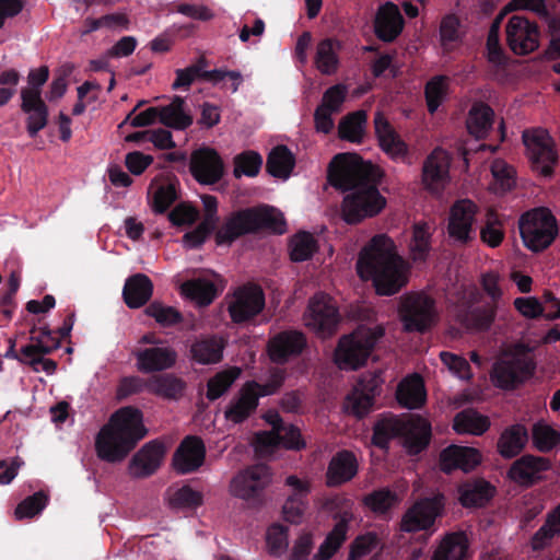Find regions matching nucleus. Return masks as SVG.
I'll use <instances>...</instances> for the list:
<instances>
[{
  "instance_id": "obj_47",
  "label": "nucleus",
  "mask_w": 560,
  "mask_h": 560,
  "mask_svg": "<svg viewBox=\"0 0 560 560\" xmlns=\"http://www.w3.org/2000/svg\"><path fill=\"white\" fill-rule=\"evenodd\" d=\"M185 382L172 374L158 375L148 382V389L167 399H178L185 390Z\"/></svg>"
},
{
  "instance_id": "obj_10",
  "label": "nucleus",
  "mask_w": 560,
  "mask_h": 560,
  "mask_svg": "<svg viewBox=\"0 0 560 560\" xmlns=\"http://www.w3.org/2000/svg\"><path fill=\"white\" fill-rule=\"evenodd\" d=\"M522 140L533 167L546 177L551 176L558 154L548 131L542 128L526 129L523 131Z\"/></svg>"
},
{
  "instance_id": "obj_42",
  "label": "nucleus",
  "mask_w": 560,
  "mask_h": 560,
  "mask_svg": "<svg viewBox=\"0 0 560 560\" xmlns=\"http://www.w3.org/2000/svg\"><path fill=\"white\" fill-rule=\"evenodd\" d=\"M404 428V419L395 416L377 420L373 425L372 444L381 450H387L393 439L400 438Z\"/></svg>"
},
{
  "instance_id": "obj_9",
  "label": "nucleus",
  "mask_w": 560,
  "mask_h": 560,
  "mask_svg": "<svg viewBox=\"0 0 560 560\" xmlns=\"http://www.w3.org/2000/svg\"><path fill=\"white\" fill-rule=\"evenodd\" d=\"M445 509V497L438 492L420 498L402 514L399 529L404 533H418L431 529Z\"/></svg>"
},
{
  "instance_id": "obj_24",
  "label": "nucleus",
  "mask_w": 560,
  "mask_h": 560,
  "mask_svg": "<svg viewBox=\"0 0 560 560\" xmlns=\"http://www.w3.org/2000/svg\"><path fill=\"white\" fill-rule=\"evenodd\" d=\"M374 128L382 150L394 161L405 162L409 155V148L380 112L375 114Z\"/></svg>"
},
{
  "instance_id": "obj_25",
  "label": "nucleus",
  "mask_w": 560,
  "mask_h": 560,
  "mask_svg": "<svg viewBox=\"0 0 560 560\" xmlns=\"http://www.w3.org/2000/svg\"><path fill=\"white\" fill-rule=\"evenodd\" d=\"M405 428L401 430L402 445L411 456L419 455L429 446L432 436L431 423L420 417L404 420Z\"/></svg>"
},
{
  "instance_id": "obj_13",
  "label": "nucleus",
  "mask_w": 560,
  "mask_h": 560,
  "mask_svg": "<svg viewBox=\"0 0 560 560\" xmlns=\"http://www.w3.org/2000/svg\"><path fill=\"white\" fill-rule=\"evenodd\" d=\"M305 325L322 337L331 336L340 322L338 307L325 293H316L308 302Z\"/></svg>"
},
{
  "instance_id": "obj_44",
  "label": "nucleus",
  "mask_w": 560,
  "mask_h": 560,
  "mask_svg": "<svg viewBox=\"0 0 560 560\" xmlns=\"http://www.w3.org/2000/svg\"><path fill=\"white\" fill-rule=\"evenodd\" d=\"M295 165V158L285 145H278L267 158V172L278 178H288Z\"/></svg>"
},
{
  "instance_id": "obj_38",
  "label": "nucleus",
  "mask_w": 560,
  "mask_h": 560,
  "mask_svg": "<svg viewBox=\"0 0 560 560\" xmlns=\"http://www.w3.org/2000/svg\"><path fill=\"white\" fill-rule=\"evenodd\" d=\"M342 44L337 38H324L316 46L314 63L317 70L325 75L335 74L339 67L338 52Z\"/></svg>"
},
{
  "instance_id": "obj_33",
  "label": "nucleus",
  "mask_w": 560,
  "mask_h": 560,
  "mask_svg": "<svg viewBox=\"0 0 560 560\" xmlns=\"http://www.w3.org/2000/svg\"><path fill=\"white\" fill-rule=\"evenodd\" d=\"M528 439V431L524 424L509 425L498 439L497 451L505 459L514 458L525 448Z\"/></svg>"
},
{
  "instance_id": "obj_50",
  "label": "nucleus",
  "mask_w": 560,
  "mask_h": 560,
  "mask_svg": "<svg viewBox=\"0 0 560 560\" xmlns=\"http://www.w3.org/2000/svg\"><path fill=\"white\" fill-rule=\"evenodd\" d=\"M464 28L458 16L447 14L440 23V42L444 50L454 49L463 39Z\"/></svg>"
},
{
  "instance_id": "obj_62",
  "label": "nucleus",
  "mask_w": 560,
  "mask_h": 560,
  "mask_svg": "<svg viewBox=\"0 0 560 560\" xmlns=\"http://www.w3.org/2000/svg\"><path fill=\"white\" fill-rule=\"evenodd\" d=\"M236 378V374L230 372H220L208 381L207 384V398L215 400L220 398L232 386Z\"/></svg>"
},
{
  "instance_id": "obj_23",
  "label": "nucleus",
  "mask_w": 560,
  "mask_h": 560,
  "mask_svg": "<svg viewBox=\"0 0 560 560\" xmlns=\"http://www.w3.org/2000/svg\"><path fill=\"white\" fill-rule=\"evenodd\" d=\"M206 445L197 435L186 436L173 456V465L180 474L196 471L205 462Z\"/></svg>"
},
{
  "instance_id": "obj_54",
  "label": "nucleus",
  "mask_w": 560,
  "mask_h": 560,
  "mask_svg": "<svg viewBox=\"0 0 560 560\" xmlns=\"http://www.w3.org/2000/svg\"><path fill=\"white\" fill-rule=\"evenodd\" d=\"M490 171L494 179L495 190L506 192L515 186V171L504 160L494 159L491 162Z\"/></svg>"
},
{
  "instance_id": "obj_37",
  "label": "nucleus",
  "mask_w": 560,
  "mask_h": 560,
  "mask_svg": "<svg viewBox=\"0 0 560 560\" xmlns=\"http://www.w3.org/2000/svg\"><path fill=\"white\" fill-rule=\"evenodd\" d=\"M469 540L464 532L446 534L433 552L432 560H466Z\"/></svg>"
},
{
  "instance_id": "obj_35",
  "label": "nucleus",
  "mask_w": 560,
  "mask_h": 560,
  "mask_svg": "<svg viewBox=\"0 0 560 560\" xmlns=\"http://www.w3.org/2000/svg\"><path fill=\"white\" fill-rule=\"evenodd\" d=\"M257 407V395L250 387L244 385L238 394L230 401L224 411V417L228 421L235 424L243 423L256 411Z\"/></svg>"
},
{
  "instance_id": "obj_52",
  "label": "nucleus",
  "mask_w": 560,
  "mask_h": 560,
  "mask_svg": "<svg viewBox=\"0 0 560 560\" xmlns=\"http://www.w3.org/2000/svg\"><path fill=\"white\" fill-rule=\"evenodd\" d=\"M317 250V242L308 232L296 233L290 242V258L292 261L301 262L308 260Z\"/></svg>"
},
{
  "instance_id": "obj_45",
  "label": "nucleus",
  "mask_w": 560,
  "mask_h": 560,
  "mask_svg": "<svg viewBox=\"0 0 560 560\" xmlns=\"http://www.w3.org/2000/svg\"><path fill=\"white\" fill-rule=\"evenodd\" d=\"M182 293L199 306H207L215 299L218 291L212 281L198 278L184 282Z\"/></svg>"
},
{
  "instance_id": "obj_18",
  "label": "nucleus",
  "mask_w": 560,
  "mask_h": 560,
  "mask_svg": "<svg viewBox=\"0 0 560 560\" xmlns=\"http://www.w3.org/2000/svg\"><path fill=\"white\" fill-rule=\"evenodd\" d=\"M189 171L202 185H213L224 175V164L219 153L212 148H200L190 155Z\"/></svg>"
},
{
  "instance_id": "obj_8",
  "label": "nucleus",
  "mask_w": 560,
  "mask_h": 560,
  "mask_svg": "<svg viewBox=\"0 0 560 560\" xmlns=\"http://www.w3.org/2000/svg\"><path fill=\"white\" fill-rule=\"evenodd\" d=\"M536 366L534 358L525 353L499 359L492 366L491 381L497 388L514 390L534 376Z\"/></svg>"
},
{
  "instance_id": "obj_41",
  "label": "nucleus",
  "mask_w": 560,
  "mask_h": 560,
  "mask_svg": "<svg viewBox=\"0 0 560 560\" xmlns=\"http://www.w3.org/2000/svg\"><path fill=\"white\" fill-rule=\"evenodd\" d=\"M489 428V418L472 408L459 411L453 420V429L459 434L482 435Z\"/></svg>"
},
{
  "instance_id": "obj_56",
  "label": "nucleus",
  "mask_w": 560,
  "mask_h": 560,
  "mask_svg": "<svg viewBox=\"0 0 560 560\" xmlns=\"http://www.w3.org/2000/svg\"><path fill=\"white\" fill-rule=\"evenodd\" d=\"M262 165V159L259 153L255 151H245L234 158L233 174L236 178L243 175L248 177L256 176Z\"/></svg>"
},
{
  "instance_id": "obj_43",
  "label": "nucleus",
  "mask_w": 560,
  "mask_h": 560,
  "mask_svg": "<svg viewBox=\"0 0 560 560\" xmlns=\"http://www.w3.org/2000/svg\"><path fill=\"white\" fill-rule=\"evenodd\" d=\"M493 109L486 103H476L469 110L467 129L476 138H485L493 124Z\"/></svg>"
},
{
  "instance_id": "obj_30",
  "label": "nucleus",
  "mask_w": 560,
  "mask_h": 560,
  "mask_svg": "<svg viewBox=\"0 0 560 560\" xmlns=\"http://www.w3.org/2000/svg\"><path fill=\"white\" fill-rule=\"evenodd\" d=\"M164 455V446L158 440L144 444L132 457L130 470L136 477H149L161 465Z\"/></svg>"
},
{
  "instance_id": "obj_29",
  "label": "nucleus",
  "mask_w": 560,
  "mask_h": 560,
  "mask_svg": "<svg viewBox=\"0 0 560 560\" xmlns=\"http://www.w3.org/2000/svg\"><path fill=\"white\" fill-rule=\"evenodd\" d=\"M458 501L466 508H485L494 497L495 487L483 478H472L458 486Z\"/></svg>"
},
{
  "instance_id": "obj_34",
  "label": "nucleus",
  "mask_w": 560,
  "mask_h": 560,
  "mask_svg": "<svg viewBox=\"0 0 560 560\" xmlns=\"http://www.w3.org/2000/svg\"><path fill=\"white\" fill-rule=\"evenodd\" d=\"M224 342L217 336L198 338L189 347V358L202 365L219 363L223 358Z\"/></svg>"
},
{
  "instance_id": "obj_2",
  "label": "nucleus",
  "mask_w": 560,
  "mask_h": 560,
  "mask_svg": "<svg viewBox=\"0 0 560 560\" xmlns=\"http://www.w3.org/2000/svg\"><path fill=\"white\" fill-rule=\"evenodd\" d=\"M360 278L371 280L378 295L396 294L408 282V268L394 241L377 234L361 249L357 260Z\"/></svg>"
},
{
  "instance_id": "obj_59",
  "label": "nucleus",
  "mask_w": 560,
  "mask_h": 560,
  "mask_svg": "<svg viewBox=\"0 0 560 560\" xmlns=\"http://www.w3.org/2000/svg\"><path fill=\"white\" fill-rule=\"evenodd\" d=\"M47 502L48 497L43 491L35 492L18 504L14 514L18 520L33 517L45 509Z\"/></svg>"
},
{
  "instance_id": "obj_16",
  "label": "nucleus",
  "mask_w": 560,
  "mask_h": 560,
  "mask_svg": "<svg viewBox=\"0 0 560 560\" xmlns=\"http://www.w3.org/2000/svg\"><path fill=\"white\" fill-rule=\"evenodd\" d=\"M509 48L518 56H525L539 46V30L535 22L523 15H512L505 26Z\"/></svg>"
},
{
  "instance_id": "obj_28",
  "label": "nucleus",
  "mask_w": 560,
  "mask_h": 560,
  "mask_svg": "<svg viewBox=\"0 0 560 560\" xmlns=\"http://www.w3.org/2000/svg\"><path fill=\"white\" fill-rule=\"evenodd\" d=\"M359 470L355 455L347 450L337 452L330 459L326 471V485L339 487L352 480Z\"/></svg>"
},
{
  "instance_id": "obj_64",
  "label": "nucleus",
  "mask_w": 560,
  "mask_h": 560,
  "mask_svg": "<svg viewBox=\"0 0 560 560\" xmlns=\"http://www.w3.org/2000/svg\"><path fill=\"white\" fill-rule=\"evenodd\" d=\"M440 359L459 378L470 380L472 377L470 364L465 358L452 352L442 351Z\"/></svg>"
},
{
  "instance_id": "obj_58",
  "label": "nucleus",
  "mask_w": 560,
  "mask_h": 560,
  "mask_svg": "<svg viewBox=\"0 0 560 560\" xmlns=\"http://www.w3.org/2000/svg\"><path fill=\"white\" fill-rule=\"evenodd\" d=\"M285 381V372L281 369H275L271 371L269 378L266 383L260 384L256 381L247 382L245 385L250 387V389L257 395V400L259 397L270 396L276 394Z\"/></svg>"
},
{
  "instance_id": "obj_22",
  "label": "nucleus",
  "mask_w": 560,
  "mask_h": 560,
  "mask_svg": "<svg viewBox=\"0 0 560 560\" xmlns=\"http://www.w3.org/2000/svg\"><path fill=\"white\" fill-rule=\"evenodd\" d=\"M136 366L142 373H153L170 370L177 362V351L168 346H156L133 351Z\"/></svg>"
},
{
  "instance_id": "obj_11",
  "label": "nucleus",
  "mask_w": 560,
  "mask_h": 560,
  "mask_svg": "<svg viewBox=\"0 0 560 560\" xmlns=\"http://www.w3.org/2000/svg\"><path fill=\"white\" fill-rule=\"evenodd\" d=\"M477 213L478 207L470 199H458L451 206L446 230L454 245L465 246L475 240Z\"/></svg>"
},
{
  "instance_id": "obj_48",
  "label": "nucleus",
  "mask_w": 560,
  "mask_h": 560,
  "mask_svg": "<svg viewBox=\"0 0 560 560\" xmlns=\"http://www.w3.org/2000/svg\"><path fill=\"white\" fill-rule=\"evenodd\" d=\"M432 233L427 222H417L412 226V237L409 244L413 261H425L431 250Z\"/></svg>"
},
{
  "instance_id": "obj_6",
  "label": "nucleus",
  "mask_w": 560,
  "mask_h": 560,
  "mask_svg": "<svg viewBox=\"0 0 560 560\" xmlns=\"http://www.w3.org/2000/svg\"><path fill=\"white\" fill-rule=\"evenodd\" d=\"M518 230L525 247L534 253L548 248L558 236L557 219L546 207L524 212L518 220Z\"/></svg>"
},
{
  "instance_id": "obj_51",
  "label": "nucleus",
  "mask_w": 560,
  "mask_h": 560,
  "mask_svg": "<svg viewBox=\"0 0 560 560\" xmlns=\"http://www.w3.org/2000/svg\"><path fill=\"white\" fill-rule=\"evenodd\" d=\"M448 77L439 74L432 77L424 86V97L430 114H434L448 93Z\"/></svg>"
},
{
  "instance_id": "obj_5",
  "label": "nucleus",
  "mask_w": 560,
  "mask_h": 560,
  "mask_svg": "<svg viewBox=\"0 0 560 560\" xmlns=\"http://www.w3.org/2000/svg\"><path fill=\"white\" fill-rule=\"evenodd\" d=\"M384 335L383 326H360L350 335L340 338L335 350V362L342 370H358L366 363L375 345Z\"/></svg>"
},
{
  "instance_id": "obj_15",
  "label": "nucleus",
  "mask_w": 560,
  "mask_h": 560,
  "mask_svg": "<svg viewBox=\"0 0 560 560\" xmlns=\"http://www.w3.org/2000/svg\"><path fill=\"white\" fill-rule=\"evenodd\" d=\"M271 480L269 468L264 464H257L237 474L231 481L233 495L254 502H261L265 488Z\"/></svg>"
},
{
  "instance_id": "obj_7",
  "label": "nucleus",
  "mask_w": 560,
  "mask_h": 560,
  "mask_svg": "<svg viewBox=\"0 0 560 560\" xmlns=\"http://www.w3.org/2000/svg\"><path fill=\"white\" fill-rule=\"evenodd\" d=\"M399 319L406 332L429 331L439 319L435 300L423 292H410L400 298Z\"/></svg>"
},
{
  "instance_id": "obj_32",
  "label": "nucleus",
  "mask_w": 560,
  "mask_h": 560,
  "mask_svg": "<svg viewBox=\"0 0 560 560\" xmlns=\"http://www.w3.org/2000/svg\"><path fill=\"white\" fill-rule=\"evenodd\" d=\"M153 294V282L144 273H135L127 278L122 299L129 308H140L145 305Z\"/></svg>"
},
{
  "instance_id": "obj_31",
  "label": "nucleus",
  "mask_w": 560,
  "mask_h": 560,
  "mask_svg": "<svg viewBox=\"0 0 560 560\" xmlns=\"http://www.w3.org/2000/svg\"><path fill=\"white\" fill-rule=\"evenodd\" d=\"M21 110L27 115L26 130L31 138L37 136L48 124L49 110L42 96L35 94H24L21 97Z\"/></svg>"
},
{
  "instance_id": "obj_12",
  "label": "nucleus",
  "mask_w": 560,
  "mask_h": 560,
  "mask_svg": "<svg viewBox=\"0 0 560 560\" xmlns=\"http://www.w3.org/2000/svg\"><path fill=\"white\" fill-rule=\"evenodd\" d=\"M185 100L175 95L173 101L161 108L149 107L131 118L130 125L135 128L147 127L159 119L161 124L177 130H185L192 124V117L184 112Z\"/></svg>"
},
{
  "instance_id": "obj_57",
  "label": "nucleus",
  "mask_w": 560,
  "mask_h": 560,
  "mask_svg": "<svg viewBox=\"0 0 560 560\" xmlns=\"http://www.w3.org/2000/svg\"><path fill=\"white\" fill-rule=\"evenodd\" d=\"M179 198L176 183L168 182L160 185L153 194L152 209L155 213L162 214Z\"/></svg>"
},
{
  "instance_id": "obj_60",
  "label": "nucleus",
  "mask_w": 560,
  "mask_h": 560,
  "mask_svg": "<svg viewBox=\"0 0 560 560\" xmlns=\"http://www.w3.org/2000/svg\"><path fill=\"white\" fill-rule=\"evenodd\" d=\"M378 542V536L374 532H368L363 535H359L351 544L348 560L361 559L372 552V550L377 547Z\"/></svg>"
},
{
  "instance_id": "obj_14",
  "label": "nucleus",
  "mask_w": 560,
  "mask_h": 560,
  "mask_svg": "<svg viewBox=\"0 0 560 560\" xmlns=\"http://www.w3.org/2000/svg\"><path fill=\"white\" fill-rule=\"evenodd\" d=\"M451 156L442 148H435L424 159L421 167V185L425 191L440 197L451 182Z\"/></svg>"
},
{
  "instance_id": "obj_39",
  "label": "nucleus",
  "mask_w": 560,
  "mask_h": 560,
  "mask_svg": "<svg viewBox=\"0 0 560 560\" xmlns=\"http://www.w3.org/2000/svg\"><path fill=\"white\" fill-rule=\"evenodd\" d=\"M396 397L399 405L407 409L421 408L427 397L422 378L416 374L404 380L398 385Z\"/></svg>"
},
{
  "instance_id": "obj_55",
  "label": "nucleus",
  "mask_w": 560,
  "mask_h": 560,
  "mask_svg": "<svg viewBox=\"0 0 560 560\" xmlns=\"http://www.w3.org/2000/svg\"><path fill=\"white\" fill-rule=\"evenodd\" d=\"M532 441L536 450L547 453L560 441V434L548 424L537 422L532 428Z\"/></svg>"
},
{
  "instance_id": "obj_4",
  "label": "nucleus",
  "mask_w": 560,
  "mask_h": 560,
  "mask_svg": "<svg viewBox=\"0 0 560 560\" xmlns=\"http://www.w3.org/2000/svg\"><path fill=\"white\" fill-rule=\"evenodd\" d=\"M268 231L281 235L287 231L285 219L278 209L268 205L249 207L232 212L215 233L218 245L232 244L247 234Z\"/></svg>"
},
{
  "instance_id": "obj_1",
  "label": "nucleus",
  "mask_w": 560,
  "mask_h": 560,
  "mask_svg": "<svg viewBox=\"0 0 560 560\" xmlns=\"http://www.w3.org/2000/svg\"><path fill=\"white\" fill-rule=\"evenodd\" d=\"M381 170L364 162L354 153L336 154L328 167V180L332 187L347 192L341 201V219L355 225L374 218L386 207V198L380 192Z\"/></svg>"
},
{
  "instance_id": "obj_19",
  "label": "nucleus",
  "mask_w": 560,
  "mask_h": 560,
  "mask_svg": "<svg viewBox=\"0 0 560 560\" xmlns=\"http://www.w3.org/2000/svg\"><path fill=\"white\" fill-rule=\"evenodd\" d=\"M551 468L552 464L549 458L526 454L511 465L508 476L515 483L529 488L544 481L545 474Z\"/></svg>"
},
{
  "instance_id": "obj_40",
  "label": "nucleus",
  "mask_w": 560,
  "mask_h": 560,
  "mask_svg": "<svg viewBox=\"0 0 560 560\" xmlns=\"http://www.w3.org/2000/svg\"><path fill=\"white\" fill-rule=\"evenodd\" d=\"M349 522L350 516H348L347 513L340 516V520L335 524L332 529L320 544L315 555L316 560H329L340 549L347 539Z\"/></svg>"
},
{
  "instance_id": "obj_49",
  "label": "nucleus",
  "mask_w": 560,
  "mask_h": 560,
  "mask_svg": "<svg viewBox=\"0 0 560 560\" xmlns=\"http://www.w3.org/2000/svg\"><path fill=\"white\" fill-rule=\"evenodd\" d=\"M366 118L364 110H357L343 117L338 126L339 137L354 143L362 142Z\"/></svg>"
},
{
  "instance_id": "obj_17",
  "label": "nucleus",
  "mask_w": 560,
  "mask_h": 560,
  "mask_svg": "<svg viewBox=\"0 0 560 560\" xmlns=\"http://www.w3.org/2000/svg\"><path fill=\"white\" fill-rule=\"evenodd\" d=\"M307 347L306 336L296 329H287L276 334L267 343L270 360L276 364H285L303 353Z\"/></svg>"
},
{
  "instance_id": "obj_26",
  "label": "nucleus",
  "mask_w": 560,
  "mask_h": 560,
  "mask_svg": "<svg viewBox=\"0 0 560 560\" xmlns=\"http://www.w3.org/2000/svg\"><path fill=\"white\" fill-rule=\"evenodd\" d=\"M481 462L478 450L469 446L450 445L440 454V468L445 474L455 469L468 472L475 469Z\"/></svg>"
},
{
  "instance_id": "obj_46",
  "label": "nucleus",
  "mask_w": 560,
  "mask_h": 560,
  "mask_svg": "<svg viewBox=\"0 0 560 560\" xmlns=\"http://www.w3.org/2000/svg\"><path fill=\"white\" fill-rule=\"evenodd\" d=\"M399 502L398 494L389 488H380L365 494L362 503L376 515H385Z\"/></svg>"
},
{
  "instance_id": "obj_63",
  "label": "nucleus",
  "mask_w": 560,
  "mask_h": 560,
  "mask_svg": "<svg viewBox=\"0 0 560 560\" xmlns=\"http://www.w3.org/2000/svg\"><path fill=\"white\" fill-rule=\"evenodd\" d=\"M206 59L201 57L195 65H191L185 69H177L176 79L172 84V89H188L196 79H200L201 70L206 67Z\"/></svg>"
},
{
  "instance_id": "obj_27",
  "label": "nucleus",
  "mask_w": 560,
  "mask_h": 560,
  "mask_svg": "<svg viewBox=\"0 0 560 560\" xmlns=\"http://www.w3.org/2000/svg\"><path fill=\"white\" fill-rule=\"evenodd\" d=\"M404 18L398 7L387 1L380 7L374 22V31L378 39L385 43L394 42L402 32Z\"/></svg>"
},
{
  "instance_id": "obj_3",
  "label": "nucleus",
  "mask_w": 560,
  "mask_h": 560,
  "mask_svg": "<svg viewBox=\"0 0 560 560\" xmlns=\"http://www.w3.org/2000/svg\"><path fill=\"white\" fill-rule=\"evenodd\" d=\"M147 434L142 412L131 406L115 411L95 438L100 459L120 463Z\"/></svg>"
},
{
  "instance_id": "obj_20",
  "label": "nucleus",
  "mask_w": 560,
  "mask_h": 560,
  "mask_svg": "<svg viewBox=\"0 0 560 560\" xmlns=\"http://www.w3.org/2000/svg\"><path fill=\"white\" fill-rule=\"evenodd\" d=\"M265 307V294L258 285L240 288L229 305V314L233 323H245L257 316Z\"/></svg>"
},
{
  "instance_id": "obj_61",
  "label": "nucleus",
  "mask_w": 560,
  "mask_h": 560,
  "mask_svg": "<svg viewBox=\"0 0 560 560\" xmlns=\"http://www.w3.org/2000/svg\"><path fill=\"white\" fill-rule=\"evenodd\" d=\"M171 505L177 509H196L202 504V494L189 486H183L171 498Z\"/></svg>"
},
{
  "instance_id": "obj_21",
  "label": "nucleus",
  "mask_w": 560,
  "mask_h": 560,
  "mask_svg": "<svg viewBox=\"0 0 560 560\" xmlns=\"http://www.w3.org/2000/svg\"><path fill=\"white\" fill-rule=\"evenodd\" d=\"M380 392L378 378L368 375L361 377L345 400V409L348 413L361 419L372 409L374 398Z\"/></svg>"
},
{
  "instance_id": "obj_53",
  "label": "nucleus",
  "mask_w": 560,
  "mask_h": 560,
  "mask_svg": "<svg viewBox=\"0 0 560 560\" xmlns=\"http://www.w3.org/2000/svg\"><path fill=\"white\" fill-rule=\"evenodd\" d=\"M145 314L162 327H174L183 323V314L175 307L163 304L159 301H153L145 308Z\"/></svg>"
},
{
  "instance_id": "obj_36",
  "label": "nucleus",
  "mask_w": 560,
  "mask_h": 560,
  "mask_svg": "<svg viewBox=\"0 0 560 560\" xmlns=\"http://www.w3.org/2000/svg\"><path fill=\"white\" fill-rule=\"evenodd\" d=\"M60 347V338L55 336V332L48 325L31 329V342L21 348V353L26 357L37 354L36 361L39 360L38 354H50Z\"/></svg>"
}]
</instances>
